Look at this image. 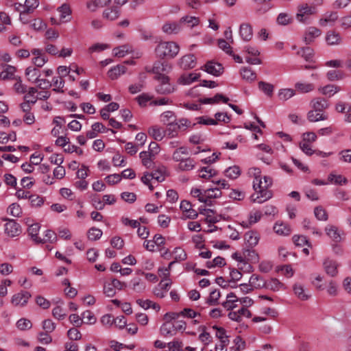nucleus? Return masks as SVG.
<instances>
[{
  "label": "nucleus",
  "instance_id": "f257e3e1",
  "mask_svg": "<svg viewBox=\"0 0 351 351\" xmlns=\"http://www.w3.org/2000/svg\"><path fill=\"white\" fill-rule=\"evenodd\" d=\"M252 171L254 175L253 189L255 193L250 197L251 202L262 204L272 197V192L269 190L272 185V179L269 176L262 177L258 168H254Z\"/></svg>",
  "mask_w": 351,
  "mask_h": 351
},
{
  "label": "nucleus",
  "instance_id": "f03ea898",
  "mask_svg": "<svg viewBox=\"0 0 351 351\" xmlns=\"http://www.w3.org/2000/svg\"><path fill=\"white\" fill-rule=\"evenodd\" d=\"M311 110L307 113V119L310 122L327 120L328 115L325 112L329 106V101L324 97H315L310 102Z\"/></svg>",
  "mask_w": 351,
  "mask_h": 351
},
{
  "label": "nucleus",
  "instance_id": "7ed1b4c3",
  "mask_svg": "<svg viewBox=\"0 0 351 351\" xmlns=\"http://www.w3.org/2000/svg\"><path fill=\"white\" fill-rule=\"evenodd\" d=\"M179 51V45L173 41H160L154 50L156 56L161 59H173Z\"/></svg>",
  "mask_w": 351,
  "mask_h": 351
},
{
  "label": "nucleus",
  "instance_id": "20e7f679",
  "mask_svg": "<svg viewBox=\"0 0 351 351\" xmlns=\"http://www.w3.org/2000/svg\"><path fill=\"white\" fill-rule=\"evenodd\" d=\"M167 176V168L165 166H160L152 173H145L141 178V181L143 184L148 186L150 191H153L154 186L152 184L151 181L154 180L158 182H162L165 180Z\"/></svg>",
  "mask_w": 351,
  "mask_h": 351
},
{
  "label": "nucleus",
  "instance_id": "39448f33",
  "mask_svg": "<svg viewBox=\"0 0 351 351\" xmlns=\"http://www.w3.org/2000/svg\"><path fill=\"white\" fill-rule=\"evenodd\" d=\"M158 84L156 86L155 90L160 95H169L174 92L175 87L169 82L167 75H158L156 79Z\"/></svg>",
  "mask_w": 351,
  "mask_h": 351
},
{
  "label": "nucleus",
  "instance_id": "423d86ee",
  "mask_svg": "<svg viewBox=\"0 0 351 351\" xmlns=\"http://www.w3.org/2000/svg\"><path fill=\"white\" fill-rule=\"evenodd\" d=\"M316 13L313 8L308 6V4L303 3L298 7L295 18L300 23H308L311 16Z\"/></svg>",
  "mask_w": 351,
  "mask_h": 351
},
{
  "label": "nucleus",
  "instance_id": "0eeeda50",
  "mask_svg": "<svg viewBox=\"0 0 351 351\" xmlns=\"http://www.w3.org/2000/svg\"><path fill=\"white\" fill-rule=\"evenodd\" d=\"M6 221L4 225L5 234L9 237L13 238L18 237L21 233V227L14 219L5 218L3 219Z\"/></svg>",
  "mask_w": 351,
  "mask_h": 351
},
{
  "label": "nucleus",
  "instance_id": "6e6552de",
  "mask_svg": "<svg viewBox=\"0 0 351 351\" xmlns=\"http://www.w3.org/2000/svg\"><path fill=\"white\" fill-rule=\"evenodd\" d=\"M32 295L27 291H21L19 293L14 294L11 298V304L14 306H25L29 300L31 298Z\"/></svg>",
  "mask_w": 351,
  "mask_h": 351
},
{
  "label": "nucleus",
  "instance_id": "1a4fd4ad",
  "mask_svg": "<svg viewBox=\"0 0 351 351\" xmlns=\"http://www.w3.org/2000/svg\"><path fill=\"white\" fill-rule=\"evenodd\" d=\"M323 268L326 274L331 277H335L338 274L339 263L331 258H326L323 261Z\"/></svg>",
  "mask_w": 351,
  "mask_h": 351
},
{
  "label": "nucleus",
  "instance_id": "9d476101",
  "mask_svg": "<svg viewBox=\"0 0 351 351\" xmlns=\"http://www.w3.org/2000/svg\"><path fill=\"white\" fill-rule=\"evenodd\" d=\"M179 66L184 70L192 69L197 64L196 57L193 54H186L181 57L178 62Z\"/></svg>",
  "mask_w": 351,
  "mask_h": 351
},
{
  "label": "nucleus",
  "instance_id": "9b49d317",
  "mask_svg": "<svg viewBox=\"0 0 351 351\" xmlns=\"http://www.w3.org/2000/svg\"><path fill=\"white\" fill-rule=\"evenodd\" d=\"M338 18L339 15L337 12H326L324 14H322V17L319 20V24L322 27H332L335 25Z\"/></svg>",
  "mask_w": 351,
  "mask_h": 351
},
{
  "label": "nucleus",
  "instance_id": "f8f14e48",
  "mask_svg": "<svg viewBox=\"0 0 351 351\" xmlns=\"http://www.w3.org/2000/svg\"><path fill=\"white\" fill-rule=\"evenodd\" d=\"M180 208L183 213L182 219H195L198 216L197 212L192 208L191 204L186 200L180 202Z\"/></svg>",
  "mask_w": 351,
  "mask_h": 351
},
{
  "label": "nucleus",
  "instance_id": "ddd939ff",
  "mask_svg": "<svg viewBox=\"0 0 351 351\" xmlns=\"http://www.w3.org/2000/svg\"><path fill=\"white\" fill-rule=\"evenodd\" d=\"M172 69V66L166 62L156 61L152 67V72L156 75L155 79L158 75H166L164 73H169Z\"/></svg>",
  "mask_w": 351,
  "mask_h": 351
},
{
  "label": "nucleus",
  "instance_id": "4468645a",
  "mask_svg": "<svg viewBox=\"0 0 351 351\" xmlns=\"http://www.w3.org/2000/svg\"><path fill=\"white\" fill-rule=\"evenodd\" d=\"M255 4V12L258 14H264L272 8V0H252Z\"/></svg>",
  "mask_w": 351,
  "mask_h": 351
},
{
  "label": "nucleus",
  "instance_id": "2eb2a0df",
  "mask_svg": "<svg viewBox=\"0 0 351 351\" xmlns=\"http://www.w3.org/2000/svg\"><path fill=\"white\" fill-rule=\"evenodd\" d=\"M202 70L213 75L219 76L223 73V68L221 64L210 61L202 67Z\"/></svg>",
  "mask_w": 351,
  "mask_h": 351
},
{
  "label": "nucleus",
  "instance_id": "dca6fc26",
  "mask_svg": "<svg viewBox=\"0 0 351 351\" xmlns=\"http://www.w3.org/2000/svg\"><path fill=\"white\" fill-rule=\"evenodd\" d=\"M341 90V87L335 84H327L324 86H319L317 89L318 92L328 97H331Z\"/></svg>",
  "mask_w": 351,
  "mask_h": 351
},
{
  "label": "nucleus",
  "instance_id": "f3484780",
  "mask_svg": "<svg viewBox=\"0 0 351 351\" xmlns=\"http://www.w3.org/2000/svg\"><path fill=\"white\" fill-rule=\"evenodd\" d=\"M199 77L200 73H184L180 76L177 82L181 85H189L193 82L197 81Z\"/></svg>",
  "mask_w": 351,
  "mask_h": 351
},
{
  "label": "nucleus",
  "instance_id": "a211bd4d",
  "mask_svg": "<svg viewBox=\"0 0 351 351\" xmlns=\"http://www.w3.org/2000/svg\"><path fill=\"white\" fill-rule=\"evenodd\" d=\"M239 35L243 40L249 41L253 36L252 27L248 23H243L239 27Z\"/></svg>",
  "mask_w": 351,
  "mask_h": 351
},
{
  "label": "nucleus",
  "instance_id": "6ab92c4d",
  "mask_svg": "<svg viewBox=\"0 0 351 351\" xmlns=\"http://www.w3.org/2000/svg\"><path fill=\"white\" fill-rule=\"evenodd\" d=\"M321 30L315 27H309L306 29L304 36V41L306 44H311L315 39L321 35Z\"/></svg>",
  "mask_w": 351,
  "mask_h": 351
},
{
  "label": "nucleus",
  "instance_id": "aec40b11",
  "mask_svg": "<svg viewBox=\"0 0 351 351\" xmlns=\"http://www.w3.org/2000/svg\"><path fill=\"white\" fill-rule=\"evenodd\" d=\"M25 74L27 80L34 84L38 82V80L41 76V71L36 67L29 66L25 69Z\"/></svg>",
  "mask_w": 351,
  "mask_h": 351
},
{
  "label": "nucleus",
  "instance_id": "412c9836",
  "mask_svg": "<svg viewBox=\"0 0 351 351\" xmlns=\"http://www.w3.org/2000/svg\"><path fill=\"white\" fill-rule=\"evenodd\" d=\"M293 291L295 295L301 300L305 301L308 300L311 294L308 290L304 289L301 284H295L293 286Z\"/></svg>",
  "mask_w": 351,
  "mask_h": 351
},
{
  "label": "nucleus",
  "instance_id": "4be33fe9",
  "mask_svg": "<svg viewBox=\"0 0 351 351\" xmlns=\"http://www.w3.org/2000/svg\"><path fill=\"white\" fill-rule=\"evenodd\" d=\"M240 74L242 79L249 83L254 82L257 77L256 73L251 68L247 66L241 68Z\"/></svg>",
  "mask_w": 351,
  "mask_h": 351
},
{
  "label": "nucleus",
  "instance_id": "5701e85b",
  "mask_svg": "<svg viewBox=\"0 0 351 351\" xmlns=\"http://www.w3.org/2000/svg\"><path fill=\"white\" fill-rule=\"evenodd\" d=\"M213 329L215 330V335L219 339V342L216 345H221L225 348L229 344L228 337L226 335V330L223 328L217 326H213Z\"/></svg>",
  "mask_w": 351,
  "mask_h": 351
},
{
  "label": "nucleus",
  "instance_id": "b1692460",
  "mask_svg": "<svg viewBox=\"0 0 351 351\" xmlns=\"http://www.w3.org/2000/svg\"><path fill=\"white\" fill-rule=\"evenodd\" d=\"M139 157L141 159L143 165L146 168L150 169L153 167V160L155 158L154 153H149L148 152L143 151L139 154Z\"/></svg>",
  "mask_w": 351,
  "mask_h": 351
},
{
  "label": "nucleus",
  "instance_id": "393cba45",
  "mask_svg": "<svg viewBox=\"0 0 351 351\" xmlns=\"http://www.w3.org/2000/svg\"><path fill=\"white\" fill-rule=\"evenodd\" d=\"M119 15V9L114 6L105 9L102 14L104 19L111 21L117 19Z\"/></svg>",
  "mask_w": 351,
  "mask_h": 351
},
{
  "label": "nucleus",
  "instance_id": "a878e982",
  "mask_svg": "<svg viewBox=\"0 0 351 351\" xmlns=\"http://www.w3.org/2000/svg\"><path fill=\"white\" fill-rule=\"evenodd\" d=\"M204 195L205 196L206 200V202H205V204L210 205L212 199L218 198L221 197V192L218 187L209 188L208 189L204 190Z\"/></svg>",
  "mask_w": 351,
  "mask_h": 351
},
{
  "label": "nucleus",
  "instance_id": "bb28decb",
  "mask_svg": "<svg viewBox=\"0 0 351 351\" xmlns=\"http://www.w3.org/2000/svg\"><path fill=\"white\" fill-rule=\"evenodd\" d=\"M274 232L280 236H288L291 233V228L289 225L282 222H276L274 226Z\"/></svg>",
  "mask_w": 351,
  "mask_h": 351
},
{
  "label": "nucleus",
  "instance_id": "cd10ccee",
  "mask_svg": "<svg viewBox=\"0 0 351 351\" xmlns=\"http://www.w3.org/2000/svg\"><path fill=\"white\" fill-rule=\"evenodd\" d=\"M126 70L127 69L124 65L118 64L108 71V75L111 80H116L120 75L124 74Z\"/></svg>",
  "mask_w": 351,
  "mask_h": 351
},
{
  "label": "nucleus",
  "instance_id": "c85d7f7f",
  "mask_svg": "<svg viewBox=\"0 0 351 351\" xmlns=\"http://www.w3.org/2000/svg\"><path fill=\"white\" fill-rule=\"evenodd\" d=\"M326 41L329 45H337L341 42L340 34L335 31H329L326 36Z\"/></svg>",
  "mask_w": 351,
  "mask_h": 351
},
{
  "label": "nucleus",
  "instance_id": "c756f323",
  "mask_svg": "<svg viewBox=\"0 0 351 351\" xmlns=\"http://www.w3.org/2000/svg\"><path fill=\"white\" fill-rule=\"evenodd\" d=\"M196 162L191 158L182 159L178 164V169L182 171H189L195 167Z\"/></svg>",
  "mask_w": 351,
  "mask_h": 351
},
{
  "label": "nucleus",
  "instance_id": "7c9ffc66",
  "mask_svg": "<svg viewBox=\"0 0 351 351\" xmlns=\"http://www.w3.org/2000/svg\"><path fill=\"white\" fill-rule=\"evenodd\" d=\"M295 88L300 93H308L315 89V86L312 83L298 82L295 84Z\"/></svg>",
  "mask_w": 351,
  "mask_h": 351
},
{
  "label": "nucleus",
  "instance_id": "2f4dec72",
  "mask_svg": "<svg viewBox=\"0 0 351 351\" xmlns=\"http://www.w3.org/2000/svg\"><path fill=\"white\" fill-rule=\"evenodd\" d=\"M249 284L253 290L261 289L265 286V280L260 276L253 274L249 280Z\"/></svg>",
  "mask_w": 351,
  "mask_h": 351
},
{
  "label": "nucleus",
  "instance_id": "473e14b6",
  "mask_svg": "<svg viewBox=\"0 0 351 351\" xmlns=\"http://www.w3.org/2000/svg\"><path fill=\"white\" fill-rule=\"evenodd\" d=\"M162 29L167 34H177L181 29V24L179 23H166L163 25Z\"/></svg>",
  "mask_w": 351,
  "mask_h": 351
},
{
  "label": "nucleus",
  "instance_id": "72a5a7b5",
  "mask_svg": "<svg viewBox=\"0 0 351 351\" xmlns=\"http://www.w3.org/2000/svg\"><path fill=\"white\" fill-rule=\"evenodd\" d=\"M264 288L273 291H278L280 289H285L284 284L280 282L276 278H271L268 281H265V286Z\"/></svg>",
  "mask_w": 351,
  "mask_h": 351
},
{
  "label": "nucleus",
  "instance_id": "f704fd0d",
  "mask_svg": "<svg viewBox=\"0 0 351 351\" xmlns=\"http://www.w3.org/2000/svg\"><path fill=\"white\" fill-rule=\"evenodd\" d=\"M258 88L267 97H271L273 96L274 91V86L273 84L264 81H260L258 83Z\"/></svg>",
  "mask_w": 351,
  "mask_h": 351
},
{
  "label": "nucleus",
  "instance_id": "c9c22d12",
  "mask_svg": "<svg viewBox=\"0 0 351 351\" xmlns=\"http://www.w3.org/2000/svg\"><path fill=\"white\" fill-rule=\"evenodd\" d=\"M37 94V89L34 87H29L24 94L23 100L27 103L35 104L38 99Z\"/></svg>",
  "mask_w": 351,
  "mask_h": 351
},
{
  "label": "nucleus",
  "instance_id": "e433bc0d",
  "mask_svg": "<svg viewBox=\"0 0 351 351\" xmlns=\"http://www.w3.org/2000/svg\"><path fill=\"white\" fill-rule=\"evenodd\" d=\"M132 289L136 293H143L146 289L145 283L140 278H134L130 281Z\"/></svg>",
  "mask_w": 351,
  "mask_h": 351
},
{
  "label": "nucleus",
  "instance_id": "4c0bfd02",
  "mask_svg": "<svg viewBox=\"0 0 351 351\" xmlns=\"http://www.w3.org/2000/svg\"><path fill=\"white\" fill-rule=\"evenodd\" d=\"M239 301V299L233 293H228L226 296V301L222 305L227 310H232L237 306L236 302Z\"/></svg>",
  "mask_w": 351,
  "mask_h": 351
},
{
  "label": "nucleus",
  "instance_id": "58836bf2",
  "mask_svg": "<svg viewBox=\"0 0 351 351\" xmlns=\"http://www.w3.org/2000/svg\"><path fill=\"white\" fill-rule=\"evenodd\" d=\"M40 228V226L37 223L32 224L28 228V233L29 236L36 243H43L42 239L38 237Z\"/></svg>",
  "mask_w": 351,
  "mask_h": 351
},
{
  "label": "nucleus",
  "instance_id": "ea45409f",
  "mask_svg": "<svg viewBox=\"0 0 351 351\" xmlns=\"http://www.w3.org/2000/svg\"><path fill=\"white\" fill-rule=\"evenodd\" d=\"M259 239V235L256 232L249 231L245 234V240L250 247L256 245Z\"/></svg>",
  "mask_w": 351,
  "mask_h": 351
},
{
  "label": "nucleus",
  "instance_id": "a19ab883",
  "mask_svg": "<svg viewBox=\"0 0 351 351\" xmlns=\"http://www.w3.org/2000/svg\"><path fill=\"white\" fill-rule=\"evenodd\" d=\"M199 21L198 17L188 15L184 16L180 19V24L184 23L191 28L197 26L199 24Z\"/></svg>",
  "mask_w": 351,
  "mask_h": 351
},
{
  "label": "nucleus",
  "instance_id": "79ce46f5",
  "mask_svg": "<svg viewBox=\"0 0 351 351\" xmlns=\"http://www.w3.org/2000/svg\"><path fill=\"white\" fill-rule=\"evenodd\" d=\"M132 51V47L129 45H124L115 47L112 50L113 55L116 57H124Z\"/></svg>",
  "mask_w": 351,
  "mask_h": 351
},
{
  "label": "nucleus",
  "instance_id": "37998d69",
  "mask_svg": "<svg viewBox=\"0 0 351 351\" xmlns=\"http://www.w3.org/2000/svg\"><path fill=\"white\" fill-rule=\"evenodd\" d=\"M295 95V90L292 88H281L279 90L278 97L281 101H287Z\"/></svg>",
  "mask_w": 351,
  "mask_h": 351
},
{
  "label": "nucleus",
  "instance_id": "c03bdc74",
  "mask_svg": "<svg viewBox=\"0 0 351 351\" xmlns=\"http://www.w3.org/2000/svg\"><path fill=\"white\" fill-rule=\"evenodd\" d=\"M293 19L291 16L287 12L280 13L276 18V23L279 25H287L291 23Z\"/></svg>",
  "mask_w": 351,
  "mask_h": 351
},
{
  "label": "nucleus",
  "instance_id": "a18cd8bd",
  "mask_svg": "<svg viewBox=\"0 0 351 351\" xmlns=\"http://www.w3.org/2000/svg\"><path fill=\"white\" fill-rule=\"evenodd\" d=\"M179 130L174 122L168 123L165 131V136L169 138H175L178 136Z\"/></svg>",
  "mask_w": 351,
  "mask_h": 351
},
{
  "label": "nucleus",
  "instance_id": "49530a36",
  "mask_svg": "<svg viewBox=\"0 0 351 351\" xmlns=\"http://www.w3.org/2000/svg\"><path fill=\"white\" fill-rule=\"evenodd\" d=\"M224 174L227 178L234 180L241 175V169L238 166H232L225 170Z\"/></svg>",
  "mask_w": 351,
  "mask_h": 351
},
{
  "label": "nucleus",
  "instance_id": "de8ad7c7",
  "mask_svg": "<svg viewBox=\"0 0 351 351\" xmlns=\"http://www.w3.org/2000/svg\"><path fill=\"white\" fill-rule=\"evenodd\" d=\"M160 331L161 335L163 336H173L176 335L173 324L171 322L164 323L160 326Z\"/></svg>",
  "mask_w": 351,
  "mask_h": 351
},
{
  "label": "nucleus",
  "instance_id": "09e8293b",
  "mask_svg": "<svg viewBox=\"0 0 351 351\" xmlns=\"http://www.w3.org/2000/svg\"><path fill=\"white\" fill-rule=\"evenodd\" d=\"M175 125H176L177 128L179 131L185 132L188 128H191L193 125L191 122L184 118L180 119L176 121H173Z\"/></svg>",
  "mask_w": 351,
  "mask_h": 351
},
{
  "label": "nucleus",
  "instance_id": "8fccbe9b",
  "mask_svg": "<svg viewBox=\"0 0 351 351\" xmlns=\"http://www.w3.org/2000/svg\"><path fill=\"white\" fill-rule=\"evenodd\" d=\"M232 257L239 262V269H245V271H250L251 270L252 266L249 263L245 262L241 256L238 253L236 252L232 254Z\"/></svg>",
  "mask_w": 351,
  "mask_h": 351
},
{
  "label": "nucleus",
  "instance_id": "3c124183",
  "mask_svg": "<svg viewBox=\"0 0 351 351\" xmlns=\"http://www.w3.org/2000/svg\"><path fill=\"white\" fill-rule=\"evenodd\" d=\"M326 77L329 81L333 82L343 80L345 75L341 71L330 70L327 72Z\"/></svg>",
  "mask_w": 351,
  "mask_h": 351
},
{
  "label": "nucleus",
  "instance_id": "603ef678",
  "mask_svg": "<svg viewBox=\"0 0 351 351\" xmlns=\"http://www.w3.org/2000/svg\"><path fill=\"white\" fill-rule=\"evenodd\" d=\"M172 254L176 262L183 261L187 258V255L184 250L180 247L174 248Z\"/></svg>",
  "mask_w": 351,
  "mask_h": 351
},
{
  "label": "nucleus",
  "instance_id": "864d4df0",
  "mask_svg": "<svg viewBox=\"0 0 351 351\" xmlns=\"http://www.w3.org/2000/svg\"><path fill=\"white\" fill-rule=\"evenodd\" d=\"M16 68L11 65H6L5 69L0 73V78L2 80H8L13 77Z\"/></svg>",
  "mask_w": 351,
  "mask_h": 351
},
{
  "label": "nucleus",
  "instance_id": "5fc2aeb1",
  "mask_svg": "<svg viewBox=\"0 0 351 351\" xmlns=\"http://www.w3.org/2000/svg\"><path fill=\"white\" fill-rule=\"evenodd\" d=\"M220 292L218 290H214L210 292L205 303L209 306L216 305L219 303Z\"/></svg>",
  "mask_w": 351,
  "mask_h": 351
},
{
  "label": "nucleus",
  "instance_id": "6e6d98bb",
  "mask_svg": "<svg viewBox=\"0 0 351 351\" xmlns=\"http://www.w3.org/2000/svg\"><path fill=\"white\" fill-rule=\"evenodd\" d=\"M326 232L327 235L333 239L335 241L338 242L341 240V236L338 232V230L335 226H328L326 228Z\"/></svg>",
  "mask_w": 351,
  "mask_h": 351
},
{
  "label": "nucleus",
  "instance_id": "4d7b16f0",
  "mask_svg": "<svg viewBox=\"0 0 351 351\" xmlns=\"http://www.w3.org/2000/svg\"><path fill=\"white\" fill-rule=\"evenodd\" d=\"M103 292L106 296L109 298H112L115 295L117 291L112 280L104 283Z\"/></svg>",
  "mask_w": 351,
  "mask_h": 351
},
{
  "label": "nucleus",
  "instance_id": "13d9d810",
  "mask_svg": "<svg viewBox=\"0 0 351 351\" xmlns=\"http://www.w3.org/2000/svg\"><path fill=\"white\" fill-rule=\"evenodd\" d=\"M153 98L154 96L152 95L149 93H142L136 98V100L140 106L145 107L147 106L148 101L151 102L153 101Z\"/></svg>",
  "mask_w": 351,
  "mask_h": 351
},
{
  "label": "nucleus",
  "instance_id": "bf43d9fd",
  "mask_svg": "<svg viewBox=\"0 0 351 351\" xmlns=\"http://www.w3.org/2000/svg\"><path fill=\"white\" fill-rule=\"evenodd\" d=\"M52 84L54 86L53 91L56 93H64V90L63 89L64 86V81L62 80V77H54L52 80Z\"/></svg>",
  "mask_w": 351,
  "mask_h": 351
},
{
  "label": "nucleus",
  "instance_id": "052dcab7",
  "mask_svg": "<svg viewBox=\"0 0 351 351\" xmlns=\"http://www.w3.org/2000/svg\"><path fill=\"white\" fill-rule=\"evenodd\" d=\"M102 231L97 228H91L87 232L88 239L90 241H96L99 239L102 236Z\"/></svg>",
  "mask_w": 351,
  "mask_h": 351
},
{
  "label": "nucleus",
  "instance_id": "680f3d73",
  "mask_svg": "<svg viewBox=\"0 0 351 351\" xmlns=\"http://www.w3.org/2000/svg\"><path fill=\"white\" fill-rule=\"evenodd\" d=\"M216 175V171L210 167H205L199 171V176L202 178L208 179Z\"/></svg>",
  "mask_w": 351,
  "mask_h": 351
},
{
  "label": "nucleus",
  "instance_id": "e2e57ef3",
  "mask_svg": "<svg viewBox=\"0 0 351 351\" xmlns=\"http://www.w3.org/2000/svg\"><path fill=\"white\" fill-rule=\"evenodd\" d=\"M328 179L330 183L335 184L343 185L346 184L347 182L346 178L341 175H335L333 173H330L328 176Z\"/></svg>",
  "mask_w": 351,
  "mask_h": 351
},
{
  "label": "nucleus",
  "instance_id": "0e129e2a",
  "mask_svg": "<svg viewBox=\"0 0 351 351\" xmlns=\"http://www.w3.org/2000/svg\"><path fill=\"white\" fill-rule=\"evenodd\" d=\"M8 213L13 217H20L22 214V209L19 204L13 203L9 206L7 210Z\"/></svg>",
  "mask_w": 351,
  "mask_h": 351
},
{
  "label": "nucleus",
  "instance_id": "69168bd1",
  "mask_svg": "<svg viewBox=\"0 0 351 351\" xmlns=\"http://www.w3.org/2000/svg\"><path fill=\"white\" fill-rule=\"evenodd\" d=\"M31 206L33 207H40L43 205L45 199L42 196L33 194L29 196V199Z\"/></svg>",
  "mask_w": 351,
  "mask_h": 351
},
{
  "label": "nucleus",
  "instance_id": "338daca9",
  "mask_svg": "<svg viewBox=\"0 0 351 351\" xmlns=\"http://www.w3.org/2000/svg\"><path fill=\"white\" fill-rule=\"evenodd\" d=\"M82 320L87 324H93L96 322V317L90 311H86L82 313Z\"/></svg>",
  "mask_w": 351,
  "mask_h": 351
},
{
  "label": "nucleus",
  "instance_id": "774afa93",
  "mask_svg": "<svg viewBox=\"0 0 351 351\" xmlns=\"http://www.w3.org/2000/svg\"><path fill=\"white\" fill-rule=\"evenodd\" d=\"M167 347L170 351H184L182 342L178 339L169 342Z\"/></svg>",
  "mask_w": 351,
  "mask_h": 351
}]
</instances>
